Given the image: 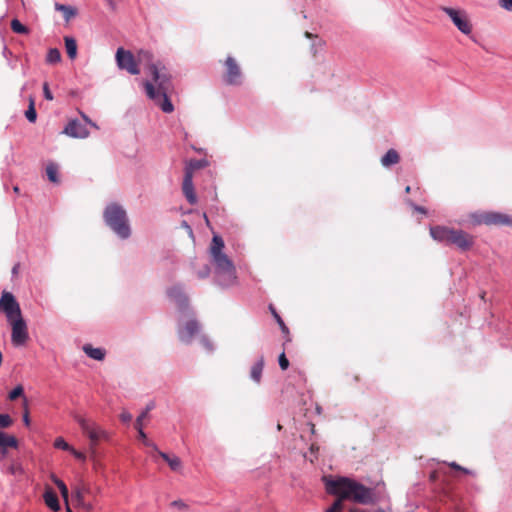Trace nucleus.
Returning <instances> with one entry per match:
<instances>
[{
	"instance_id": "obj_1",
	"label": "nucleus",
	"mask_w": 512,
	"mask_h": 512,
	"mask_svg": "<svg viewBox=\"0 0 512 512\" xmlns=\"http://www.w3.org/2000/svg\"><path fill=\"white\" fill-rule=\"evenodd\" d=\"M136 57L137 65H144L155 83V85L149 81L144 83L147 96L152 99L163 112H173L174 107L168 97V93L172 90V82L166 67L163 66L160 61H155L153 53L149 50L140 49Z\"/></svg>"
},
{
	"instance_id": "obj_2",
	"label": "nucleus",
	"mask_w": 512,
	"mask_h": 512,
	"mask_svg": "<svg viewBox=\"0 0 512 512\" xmlns=\"http://www.w3.org/2000/svg\"><path fill=\"white\" fill-rule=\"evenodd\" d=\"M329 494L341 497L343 500H351L359 504H370L373 502V490L355 480L340 477L326 483Z\"/></svg>"
},
{
	"instance_id": "obj_3",
	"label": "nucleus",
	"mask_w": 512,
	"mask_h": 512,
	"mask_svg": "<svg viewBox=\"0 0 512 512\" xmlns=\"http://www.w3.org/2000/svg\"><path fill=\"white\" fill-rule=\"evenodd\" d=\"M224 241L220 236L214 235L210 245V255L215 265L216 272L227 278V283H232L236 278L235 267L228 256L223 253Z\"/></svg>"
},
{
	"instance_id": "obj_4",
	"label": "nucleus",
	"mask_w": 512,
	"mask_h": 512,
	"mask_svg": "<svg viewBox=\"0 0 512 512\" xmlns=\"http://www.w3.org/2000/svg\"><path fill=\"white\" fill-rule=\"evenodd\" d=\"M106 224L122 239L130 236L131 230L128 224L126 211L118 204H109L104 211Z\"/></svg>"
},
{
	"instance_id": "obj_5",
	"label": "nucleus",
	"mask_w": 512,
	"mask_h": 512,
	"mask_svg": "<svg viewBox=\"0 0 512 512\" xmlns=\"http://www.w3.org/2000/svg\"><path fill=\"white\" fill-rule=\"evenodd\" d=\"M75 420L81 427L82 432L88 437L89 446L92 453L96 452V448L101 441H106L109 439V433L96 422L86 419L82 416H76Z\"/></svg>"
},
{
	"instance_id": "obj_6",
	"label": "nucleus",
	"mask_w": 512,
	"mask_h": 512,
	"mask_svg": "<svg viewBox=\"0 0 512 512\" xmlns=\"http://www.w3.org/2000/svg\"><path fill=\"white\" fill-rule=\"evenodd\" d=\"M474 222L487 226H512V217L508 214L495 211H485L472 216Z\"/></svg>"
},
{
	"instance_id": "obj_7",
	"label": "nucleus",
	"mask_w": 512,
	"mask_h": 512,
	"mask_svg": "<svg viewBox=\"0 0 512 512\" xmlns=\"http://www.w3.org/2000/svg\"><path fill=\"white\" fill-rule=\"evenodd\" d=\"M440 9L451 19L453 24L457 27V29L460 32H462L465 35H469L472 33V23L466 11L447 6H442L440 7Z\"/></svg>"
},
{
	"instance_id": "obj_8",
	"label": "nucleus",
	"mask_w": 512,
	"mask_h": 512,
	"mask_svg": "<svg viewBox=\"0 0 512 512\" xmlns=\"http://www.w3.org/2000/svg\"><path fill=\"white\" fill-rule=\"evenodd\" d=\"M115 60L119 69L125 70L131 75L140 74L137 57L130 50L119 47L115 54Z\"/></svg>"
},
{
	"instance_id": "obj_9",
	"label": "nucleus",
	"mask_w": 512,
	"mask_h": 512,
	"mask_svg": "<svg viewBox=\"0 0 512 512\" xmlns=\"http://www.w3.org/2000/svg\"><path fill=\"white\" fill-rule=\"evenodd\" d=\"M0 312L4 313L7 320H13L22 316L20 306L10 292H3L0 298Z\"/></svg>"
},
{
	"instance_id": "obj_10",
	"label": "nucleus",
	"mask_w": 512,
	"mask_h": 512,
	"mask_svg": "<svg viewBox=\"0 0 512 512\" xmlns=\"http://www.w3.org/2000/svg\"><path fill=\"white\" fill-rule=\"evenodd\" d=\"M225 73L223 79L228 85H240L242 83V71L236 59L228 56L224 62Z\"/></svg>"
},
{
	"instance_id": "obj_11",
	"label": "nucleus",
	"mask_w": 512,
	"mask_h": 512,
	"mask_svg": "<svg viewBox=\"0 0 512 512\" xmlns=\"http://www.w3.org/2000/svg\"><path fill=\"white\" fill-rule=\"evenodd\" d=\"M200 167L199 162H191L188 166L185 168V174L182 184V190L183 193L187 199V201L190 204H195L197 202L196 194L194 192V186H193V172L195 169Z\"/></svg>"
},
{
	"instance_id": "obj_12",
	"label": "nucleus",
	"mask_w": 512,
	"mask_h": 512,
	"mask_svg": "<svg viewBox=\"0 0 512 512\" xmlns=\"http://www.w3.org/2000/svg\"><path fill=\"white\" fill-rule=\"evenodd\" d=\"M12 327V333H11V341L13 345L15 346H22L24 345L28 338V330L26 322L24 321L22 316H19L18 318H15L13 320L8 321Z\"/></svg>"
},
{
	"instance_id": "obj_13",
	"label": "nucleus",
	"mask_w": 512,
	"mask_h": 512,
	"mask_svg": "<svg viewBox=\"0 0 512 512\" xmlns=\"http://www.w3.org/2000/svg\"><path fill=\"white\" fill-rule=\"evenodd\" d=\"M449 244L455 245L457 248L466 251L473 246L474 237L463 230L453 229Z\"/></svg>"
},
{
	"instance_id": "obj_14",
	"label": "nucleus",
	"mask_w": 512,
	"mask_h": 512,
	"mask_svg": "<svg viewBox=\"0 0 512 512\" xmlns=\"http://www.w3.org/2000/svg\"><path fill=\"white\" fill-rule=\"evenodd\" d=\"M64 133L75 138H85L89 135L86 126L78 120L70 121L64 129Z\"/></svg>"
},
{
	"instance_id": "obj_15",
	"label": "nucleus",
	"mask_w": 512,
	"mask_h": 512,
	"mask_svg": "<svg viewBox=\"0 0 512 512\" xmlns=\"http://www.w3.org/2000/svg\"><path fill=\"white\" fill-rule=\"evenodd\" d=\"M452 231H453V228H449L446 226L437 225V226L430 227L431 237L435 241L443 242L445 244H449Z\"/></svg>"
},
{
	"instance_id": "obj_16",
	"label": "nucleus",
	"mask_w": 512,
	"mask_h": 512,
	"mask_svg": "<svg viewBox=\"0 0 512 512\" xmlns=\"http://www.w3.org/2000/svg\"><path fill=\"white\" fill-rule=\"evenodd\" d=\"M198 323L195 320L188 321L183 328L179 330V338L182 342L189 343L198 332Z\"/></svg>"
},
{
	"instance_id": "obj_17",
	"label": "nucleus",
	"mask_w": 512,
	"mask_h": 512,
	"mask_svg": "<svg viewBox=\"0 0 512 512\" xmlns=\"http://www.w3.org/2000/svg\"><path fill=\"white\" fill-rule=\"evenodd\" d=\"M43 499L46 506L53 512H58L60 510L58 496L50 486H46Z\"/></svg>"
},
{
	"instance_id": "obj_18",
	"label": "nucleus",
	"mask_w": 512,
	"mask_h": 512,
	"mask_svg": "<svg viewBox=\"0 0 512 512\" xmlns=\"http://www.w3.org/2000/svg\"><path fill=\"white\" fill-rule=\"evenodd\" d=\"M168 296L175 301L179 308H185L188 305V298L184 294L180 286L171 287L168 291Z\"/></svg>"
},
{
	"instance_id": "obj_19",
	"label": "nucleus",
	"mask_w": 512,
	"mask_h": 512,
	"mask_svg": "<svg viewBox=\"0 0 512 512\" xmlns=\"http://www.w3.org/2000/svg\"><path fill=\"white\" fill-rule=\"evenodd\" d=\"M156 452L164 461L167 462L172 471L179 472L182 469V461L178 456L167 454L159 451L158 449Z\"/></svg>"
},
{
	"instance_id": "obj_20",
	"label": "nucleus",
	"mask_w": 512,
	"mask_h": 512,
	"mask_svg": "<svg viewBox=\"0 0 512 512\" xmlns=\"http://www.w3.org/2000/svg\"><path fill=\"white\" fill-rule=\"evenodd\" d=\"M264 368V358L261 356L250 369V378L257 384L261 382L262 372Z\"/></svg>"
},
{
	"instance_id": "obj_21",
	"label": "nucleus",
	"mask_w": 512,
	"mask_h": 512,
	"mask_svg": "<svg viewBox=\"0 0 512 512\" xmlns=\"http://www.w3.org/2000/svg\"><path fill=\"white\" fill-rule=\"evenodd\" d=\"M400 161V155L395 149H389L385 155L382 156L380 162L384 167H390L398 164Z\"/></svg>"
},
{
	"instance_id": "obj_22",
	"label": "nucleus",
	"mask_w": 512,
	"mask_h": 512,
	"mask_svg": "<svg viewBox=\"0 0 512 512\" xmlns=\"http://www.w3.org/2000/svg\"><path fill=\"white\" fill-rule=\"evenodd\" d=\"M0 447L2 449V453H6L7 448H17L18 440L13 435H7L0 431Z\"/></svg>"
},
{
	"instance_id": "obj_23",
	"label": "nucleus",
	"mask_w": 512,
	"mask_h": 512,
	"mask_svg": "<svg viewBox=\"0 0 512 512\" xmlns=\"http://www.w3.org/2000/svg\"><path fill=\"white\" fill-rule=\"evenodd\" d=\"M83 351L92 359L101 361L105 357V351L101 348H93L91 345H84Z\"/></svg>"
},
{
	"instance_id": "obj_24",
	"label": "nucleus",
	"mask_w": 512,
	"mask_h": 512,
	"mask_svg": "<svg viewBox=\"0 0 512 512\" xmlns=\"http://www.w3.org/2000/svg\"><path fill=\"white\" fill-rule=\"evenodd\" d=\"M67 55L70 59H75L77 56V43L72 37L66 36L64 38Z\"/></svg>"
},
{
	"instance_id": "obj_25",
	"label": "nucleus",
	"mask_w": 512,
	"mask_h": 512,
	"mask_svg": "<svg viewBox=\"0 0 512 512\" xmlns=\"http://www.w3.org/2000/svg\"><path fill=\"white\" fill-rule=\"evenodd\" d=\"M89 493V488L85 485L77 486L73 490V498L75 499V506L80 505L81 502H85V494Z\"/></svg>"
},
{
	"instance_id": "obj_26",
	"label": "nucleus",
	"mask_w": 512,
	"mask_h": 512,
	"mask_svg": "<svg viewBox=\"0 0 512 512\" xmlns=\"http://www.w3.org/2000/svg\"><path fill=\"white\" fill-rule=\"evenodd\" d=\"M7 473L15 477H21L24 475V468L19 461H11L7 466Z\"/></svg>"
},
{
	"instance_id": "obj_27",
	"label": "nucleus",
	"mask_w": 512,
	"mask_h": 512,
	"mask_svg": "<svg viewBox=\"0 0 512 512\" xmlns=\"http://www.w3.org/2000/svg\"><path fill=\"white\" fill-rule=\"evenodd\" d=\"M155 407V403L154 402H150L147 404L146 408L144 409V411L141 412V414L136 418V421H135V424L134 426H141L143 425L144 426V420L147 419L149 417V412L151 410H153Z\"/></svg>"
},
{
	"instance_id": "obj_28",
	"label": "nucleus",
	"mask_w": 512,
	"mask_h": 512,
	"mask_svg": "<svg viewBox=\"0 0 512 512\" xmlns=\"http://www.w3.org/2000/svg\"><path fill=\"white\" fill-rule=\"evenodd\" d=\"M46 174L51 182L59 183L58 166L56 164L49 163L46 167Z\"/></svg>"
},
{
	"instance_id": "obj_29",
	"label": "nucleus",
	"mask_w": 512,
	"mask_h": 512,
	"mask_svg": "<svg viewBox=\"0 0 512 512\" xmlns=\"http://www.w3.org/2000/svg\"><path fill=\"white\" fill-rule=\"evenodd\" d=\"M61 61V53L57 48H51L49 49L47 56H46V62L49 64H56Z\"/></svg>"
},
{
	"instance_id": "obj_30",
	"label": "nucleus",
	"mask_w": 512,
	"mask_h": 512,
	"mask_svg": "<svg viewBox=\"0 0 512 512\" xmlns=\"http://www.w3.org/2000/svg\"><path fill=\"white\" fill-rule=\"evenodd\" d=\"M11 29L14 33L17 34H28L29 29L23 25L18 19H13L11 21Z\"/></svg>"
},
{
	"instance_id": "obj_31",
	"label": "nucleus",
	"mask_w": 512,
	"mask_h": 512,
	"mask_svg": "<svg viewBox=\"0 0 512 512\" xmlns=\"http://www.w3.org/2000/svg\"><path fill=\"white\" fill-rule=\"evenodd\" d=\"M134 427L138 431L139 439H141L146 446L151 447V448H153V450L157 451V446L153 442H151L150 440L147 439L146 433L143 430V425H141L140 427L139 426H134Z\"/></svg>"
},
{
	"instance_id": "obj_32",
	"label": "nucleus",
	"mask_w": 512,
	"mask_h": 512,
	"mask_svg": "<svg viewBox=\"0 0 512 512\" xmlns=\"http://www.w3.org/2000/svg\"><path fill=\"white\" fill-rule=\"evenodd\" d=\"M25 116L28 119V121H30L32 123L36 121L37 113H36L35 103H34L33 98H30V100H29V107H28L27 111L25 112Z\"/></svg>"
},
{
	"instance_id": "obj_33",
	"label": "nucleus",
	"mask_w": 512,
	"mask_h": 512,
	"mask_svg": "<svg viewBox=\"0 0 512 512\" xmlns=\"http://www.w3.org/2000/svg\"><path fill=\"white\" fill-rule=\"evenodd\" d=\"M56 8H57V10H60L63 12V15L66 20H69L70 18L74 17L76 14L75 10L70 6L57 5Z\"/></svg>"
},
{
	"instance_id": "obj_34",
	"label": "nucleus",
	"mask_w": 512,
	"mask_h": 512,
	"mask_svg": "<svg viewBox=\"0 0 512 512\" xmlns=\"http://www.w3.org/2000/svg\"><path fill=\"white\" fill-rule=\"evenodd\" d=\"M270 310L275 318V320L277 321V323L279 324L280 326V329L281 331L284 333V334H288L289 333V329L288 327L285 325L284 321L282 320V318L279 316V314L276 312V310L273 308V306H270Z\"/></svg>"
},
{
	"instance_id": "obj_35",
	"label": "nucleus",
	"mask_w": 512,
	"mask_h": 512,
	"mask_svg": "<svg viewBox=\"0 0 512 512\" xmlns=\"http://www.w3.org/2000/svg\"><path fill=\"white\" fill-rule=\"evenodd\" d=\"M57 487L59 488L61 496L65 501V505L69 504V491L66 484L63 481H59L57 482Z\"/></svg>"
},
{
	"instance_id": "obj_36",
	"label": "nucleus",
	"mask_w": 512,
	"mask_h": 512,
	"mask_svg": "<svg viewBox=\"0 0 512 512\" xmlns=\"http://www.w3.org/2000/svg\"><path fill=\"white\" fill-rule=\"evenodd\" d=\"M54 447L65 451H70L71 447L62 437H58L54 441Z\"/></svg>"
},
{
	"instance_id": "obj_37",
	"label": "nucleus",
	"mask_w": 512,
	"mask_h": 512,
	"mask_svg": "<svg viewBox=\"0 0 512 512\" xmlns=\"http://www.w3.org/2000/svg\"><path fill=\"white\" fill-rule=\"evenodd\" d=\"M343 499L338 497V499L329 507L326 512H341L343 510Z\"/></svg>"
},
{
	"instance_id": "obj_38",
	"label": "nucleus",
	"mask_w": 512,
	"mask_h": 512,
	"mask_svg": "<svg viewBox=\"0 0 512 512\" xmlns=\"http://www.w3.org/2000/svg\"><path fill=\"white\" fill-rule=\"evenodd\" d=\"M12 423L13 420L8 414H0V428H8Z\"/></svg>"
},
{
	"instance_id": "obj_39",
	"label": "nucleus",
	"mask_w": 512,
	"mask_h": 512,
	"mask_svg": "<svg viewBox=\"0 0 512 512\" xmlns=\"http://www.w3.org/2000/svg\"><path fill=\"white\" fill-rule=\"evenodd\" d=\"M23 393V387L21 385H18L9 393V399L16 400L17 398L21 397Z\"/></svg>"
},
{
	"instance_id": "obj_40",
	"label": "nucleus",
	"mask_w": 512,
	"mask_h": 512,
	"mask_svg": "<svg viewBox=\"0 0 512 512\" xmlns=\"http://www.w3.org/2000/svg\"><path fill=\"white\" fill-rule=\"evenodd\" d=\"M279 366L282 370H287L289 367V361L285 355V353H281L278 359Z\"/></svg>"
},
{
	"instance_id": "obj_41",
	"label": "nucleus",
	"mask_w": 512,
	"mask_h": 512,
	"mask_svg": "<svg viewBox=\"0 0 512 512\" xmlns=\"http://www.w3.org/2000/svg\"><path fill=\"white\" fill-rule=\"evenodd\" d=\"M120 420L123 423H130L132 420V414L128 412L127 410H123L120 414Z\"/></svg>"
},
{
	"instance_id": "obj_42",
	"label": "nucleus",
	"mask_w": 512,
	"mask_h": 512,
	"mask_svg": "<svg viewBox=\"0 0 512 512\" xmlns=\"http://www.w3.org/2000/svg\"><path fill=\"white\" fill-rule=\"evenodd\" d=\"M43 93L46 100H53V95L49 89V84L47 82L43 84Z\"/></svg>"
},
{
	"instance_id": "obj_43",
	"label": "nucleus",
	"mask_w": 512,
	"mask_h": 512,
	"mask_svg": "<svg viewBox=\"0 0 512 512\" xmlns=\"http://www.w3.org/2000/svg\"><path fill=\"white\" fill-rule=\"evenodd\" d=\"M23 422H24L25 426H27V427L30 426V416H29V410H28L26 402H25V406H24Z\"/></svg>"
},
{
	"instance_id": "obj_44",
	"label": "nucleus",
	"mask_w": 512,
	"mask_h": 512,
	"mask_svg": "<svg viewBox=\"0 0 512 512\" xmlns=\"http://www.w3.org/2000/svg\"><path fill=\"white\" fill-rule=\"evenodd\" d=\"M77 507L81 508L85 512H93L94 511L93 505L91 503H87L86 501L81 502L80 505H78Z\"/></svg>"
},
{
	"instance_id": "obj_45",
	"label": "nucleus",
	"mask_w": 512,
	"mask_h": 512,
	"mask_svg": "<svg viewBox=\"0 0 512 512\" xmlns=\"http://www.w3.org/2000/svg\"><path fill=\"white\" fill-rule=\"evenodd\" d=\"M69 452H71V453L75 456V458H77V459H79V460H81V461H85V459H86L85 454H83L82 452H79V451L75 450L73 447H71V449H70V451H69Z\"/></svg>"
},
{
	"instance_id": "obj_46",
	"label": "nucleus",
	"mask_w": 512,
	"mask_h": 512,
	"mask_svg": "<svg viewBox=\"0 0 512 512\" xmlns=\"http://www.w3.org/2000/svg\"><path fill=\"white\" fill-rule=\"evenodd\" d=\"M501 7L512 11V0H500Z\"/></svg>"
},
{
	"instance_id": "obj_47",
	"label": "nucleus",
	"mask_w": 512,
	"mask_h": 512,
	"mask_svg": "<svg viewBox=\"0 0 512 512\" xmlns=\"http://www.w3.org/2000/svg\"><path fill=\"white\" fill-rule=\"evenodd\" d=\"M171 505L173 507L178 508V509H185L186 508V504L183 501H181V500L173 501L171 503Z\"/></svg>"
},
{
	"instance_id": "obj_48",
	"label": "nucleus",
	"mask_w": 512,
	"mask_h": 512,
	"mask_svg": "<svg viewBox=\"0 0 512 512\" xmlns=\"http://www.w3.org/2000/svg\"><path fill=\"white\" fill-rule=\"evenodd\" d=\"M449 466L453 469L463 471L464 473H468V470L458 465L456 462H452L449 464Z\"/></svg>"
},
{
	"instance_id": "obj_49",
	"label": "nucleus",
	"mask_w": 512,
	"mask_h": 512,
	"mask_svg": "<svg viewBox=\"0 0 512 512\" xmlns=\"http://www.w3.org/2000/svg\"><path fill=\"white\" fill-rule=\"evenodd\" d=\"M209 273H210V269H209V267H208V266H205V269H204L202 272H199V273H198V276H199L200 278H205V277H207V276L209 275Z\"/></svg>"
},
{
	"instance_id": "obj_50",
	"label": "nucleus",
	"mask_w": 512,
	"mask_h": 512,
	"mask_svg": "<svg viewBox=\"0 0 512 512\" xmlns=\"http://www.w3.org/2000/svg\"><path fill=\"white\" fill-rule=\"evenodd\" d=\"M414 209L419 213L426 214V209L424 207L414 206Z\"/></svg>"
},
{
	"instance_id": "obj_51",
	"label": "nucleus",
	"mask_w": 512,
	"mask_h": 512,
	"mask_svg": "<svg viewBox=\"0 0 512 512\" xmlns=\"http://www.w3.org/2000/svg\"><path fill=\"white\" fill-rule=\"evenodd\" d=\"M50 478L56 486L57 482L61 481L55 474H51Z\"/></svg>"
},
{
	"instance_id": "obj_52",
	"label": "nucleus",
	"mask_w": 512,
	"mask_h": 512,
	"mask_svg": "<svg viewBox=\"0 0 512 512\" xmlns=\"http://www.w3.org/2000/svg\"><path fill=\"white\" fill-rule=\"evenodd\" d=\"M305 36H306L307 38H312V37H313V35H312L311 33H309V32H305Z\"/></svg>"
},
{
	"instance_id": "obj_53",
	"label": "nucleus",
	"mask_w": 512,
	"mask_h": 512,
	"mask_svg": "<svg viewBox=\"0 0 512 512\" xmlns=\"http://www.w3.org/2000/svg\"><path fill=\"white\" fill-rule=\"evenodd\" d=\"M485 295H486V292H482V293L480 294V297H481V299H482V300H485Z\"/></svg>"
},
{
	"instance_id": "obj_54",
	"label": "nucleus",
	"mask_w": 512,
	"mask_h": 512,
	"mask_svg": "<svg viewBox=\"0 0 512 512\" xmlns=\"http://www.w3.org/2000/svg\"><path fill=\"white\" fill-rule=\"evenodd\" d=\"M66 512H72V510H71V508H70L69 504H67V505H66Z\"/></svg>"
},
{
	"instance_id": "obj_55",
	"label": "nucleus",
	"mask_w": 512,
	"mask_h": 512,
	"mask_svg": "<svg viewBox=\"0 0 512 512\" xmlns=\"http://www.w3.org/2000/svg\"><path fill=\"white\" fill-rule=\"evenodd\" d=\"M13 190H14V192H15V193H19V187H18V186H15V187L13 188Z\"/></svg>"
},
{
	"instance_id": "obj_56",
	"label": "nucleus",
	"mask_w": 512,
	"mask_h": 512,
	"mask_svg": "<svg viewBox=\"0 0 512 512\" xmlns=\"http://www.w3.org/2000/svg\"><path fill=\"white\" fill-rule=\"evenodd\" d=\"M410 190H411L410 186H407V187L405 188V192H406V193H410Z\"/></svg>"
},
{
	"instance_id": "obj_57",
	"label": "nucleus",
	"mask_w": 512,
	"mask_h": 512,
	"mask_svg": "<svg viewBox=\"0 0 512 512\" xmlns=\"http://www.w3.org/2000/svg\"><path fill=\"white\" fill-rule=\"evenodd\" d=\"M108 1H109V3L111 4L113 0H108Z\"/></svg>"
}]
</instances>
